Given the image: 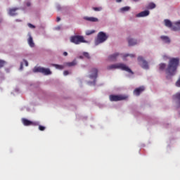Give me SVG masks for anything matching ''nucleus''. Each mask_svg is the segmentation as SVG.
Here are the masks:
<instances>
[{"label": "nucleus", "instance_id": "a878e982", "mask_svg": "<svg viewBox=\"0 0 180 180\" xmlns=\"http://www.w3.org/2000/svg\"><path fill=\"white\" fill-rule=\"evenodd\" d=\"M165 67H166V65L164 64V63H162V64L160 65V69L161 70H163L165 68Z\"/></svg>", "mask_w": 180, "mask_h": 180}, {"label": "nucleus", "instance_id": "393cba45", "mask_svg": "<svg viewBox=\"0 0 180 180\" xmlns=\"http://www.w3.org/2000/svg\"><path fill=\"white\" fill-rule=\"evenodd\" d=\"M4 66H8V63L7 62H5L4 60H1V67H4Z\"/></svg>", "mask_w": 180, "mask_h": 180}, {"label": "nucleus", "instance_id": "cd10ccee", "mask_svg": "<svg viewBox=\"0 0 180 180\" xmlns=\"http://www.w3.org/2000/svg\"><path fill=\"white\" fill-rule=\"evenodd\" d=\"M93 9H94L95 11H102V8H101V7H98V8L94 7V8H93Z\"/></svg>", "mask_w": 180, "mask_h": 180}, {"label": "nucleus", "instance_id": "6e6552de", "mask_svg": "<svg viewBox=\"0 0 180 180\" xmlns=\"http://www.w3.org/2000/svg\"><path fill=\"white\" fill-rule=\"evenodd\" d=\"M138 60L139 62L140 65L143 68V69H148V62L146 61L143 57L139 56L138 58Z\"/></svg>", "mask_w": 180, "mask_h": 180}, {"label": "nucleus", "instance_id": "58836bf2", "mask_svg": "<svg viewBox=\"0 0 180 180\" xmlns=\"http://www.w3.org/2000/svg\"><path fill=\"white\" fill-rule=\"evenodd\" d=\"M63 56H68V53L67 52H64L63 53Z\"/></svg>", "mask_w": 180, "mask_h": 180}, {"label": "nucleus", "instance_id": "0eeeda50", "mask_svg": "<svg viewBox=\"0 0 180 180\" xmlns=\"http://www.w3.org/2000/svg\"><path fill=\"white\" fill-rule=\"evenodd\" d=\"M22 122L25 126H38L39 124L38 122H32L26 118H22Z\"/></svg>", "mask_w": 180, "mask_h": 180}, {"label": "nucleus", "instance_id": "473e14b6", "mask_svg": "<svg viewBox=\"0 0 180 180\" xmlns=\"http://www.w3.org/2000/svg\"><path fill=\"white\" fill-rule=\"evenodd\" d=\"M27 25L30 28H35V27L34 25H32V24H30V23H28Z\"/></svg>", "mask_w": 180, "mask_h": 180}, {"label": "nucleus", "instance_id": "412c9836", "mask_svg": "<svg viewBox=\"0 0 180 180\" xmlns=\"http://www.w3.org/2000/svg\"><path fill=\"white\" fill-rule=\"evenodd\" d=\"M165 25L168 27H172V23L171 22L170 20H165Z\"/></svg>", "mask_w": 180, "mask_h": 180}, {"label": "nucleus", "instance_id": "423d86ee", "mask_svg": "<svg viewBox=\"0 0 180 180\" xmlns=\"http://www.w3.org/2000/svg\"><path fill=\"white\" fill-rule=\"evenodd\" d=\"M109 98L110 101H119L126 100L128 97L124 95H110Z\"/></svg>", "mask_w": 180, "mask_h": 180}, {"label": "nucleus", "instance_id": "bb28decb", "mask_svg": "<svg viewBox=\"0 0 180 180\" xmlns=\"http://www.w3.org/2000/svg\"><path fill=\"white\" fill-rule=\"evenodd\" d=\"M46 127H43L41 125H39V129L40 131H44L45 130Z\"/></svg>", "mask_w": 180, "mask_h": 180}, {"label": "nucleus", "instance_id": "7c9ffc66", "mask_svg": "<svg viewBox=\"0 0 180 180\" xmlns=\"http://www.w3.org/2000/svg\"><path fill=\"white\" fill-rule=\"evenodd\" d=\"M83 55H84L86 58H90L89 54L88 53L84 52V53H83Z\"/></svg>", "mask_w": 180, "mask_h": 180}, {"label": "nucleus", "instance_id": "dca6fc26", "mask_svg": "<svg viewBox=\"0 0 180 180\" xmlns=\"http://www.w3.org/2000/svg\"><path fill=\"white\" fill-rule=\"evenodd\" d=\"M27 41H28V44L30 45V47H34V44L33 42V39L30 35V37L27 39Z\"/></svg>", "mask_w": 180, "mask_h": 180}, {"label": "nucleus", "instance_id": "2f4dec72", "mask_svg": "<svg viewBox=\"0 0 180 180\" xmlns=\"http://www.w3.org/2000/svg\"><path fill=\"white\" fill-rule=\"evenodd\" d=\"M176 85L177 86L180 87V78H179V79L176 82Z\"/></svg>", "mask_w": 180, "mask_h": 180}, {"label": "nucleus", "instance_id": "f8f14e48", "mask_svg": "<svg viewBox=\"0 0 180 180\" xmlns=\"http://www.w3.org/2000/svg\"><path fill=\"white\" fill-rule=\"evenodd\" d=\"M150 12L148 11H144L141 12L140 13L136 15V17L140 18V17H145L148 15Z\"/></svg>", "mask_w": 180, "mask_h": 180}, {"label": "nucleus", "instance_id": "9b49d317", "mask_svg": "<svg viewBox=\"0 0 180 180\" xmlns=\"http://www.w3.org/2000/svg\"><path fill=\"white\" fill-rule=\"evenodd\" d=\"M19 10V8H10L8 10V14L11 16H15L16 15H18V13H16V11Z\"/></svg>", "mask_w": 180, "mask_h": 180}, {"label": "nucleus", "instance_id": "c9c22d12", "mask_svg": "<svg viewBox=\"0 0 180 180\" xmlns=\"http://www.w3.org/2000/svg\"><path fill=\"white\" fill-rule=\"evenodd\" d=\"M20 70H23V63H20Z\"/></svg>", "mask_w": 180, "mask_h": 180}, {"label": "nucleus", "instance_id": "1a4fd4ad", "mask_svg": "<svg viewBox=\"0 0 180 180\" xmlns=\"http://www.w3.org/2000/svg\"><path fill=\"white\" fill-rule=\"evenodd\" d=\"M98 77V70L96 68H93L89 75V78L96 79Z\"/></svg>", "mask_w": 180, "mask_h": 180}, {"label": "nucleus", "instance_id": "4c0bfd02", "mask_svg": "<svg viewBox=\"0 0 180 180\" xmlns=\"http://www.w3.org/2000/svg\"><path fill=\"white\" fill-rule=\"evenodd\" d=\"M60 20V18H59V17H58L57 18H56V21L57 22H59Z\"/></svg>", "mask_w": 180, "mask_h": 180}, {"label": "nucleus", "instance_id": "39448f33", "mask_svg": "<svg viewBox=\"0 0 180 180\" xmlns=\"http://www.w3.org/2000/svg\"><path fill=\"white\" fill-rule=\"evenodd\" d=\"M34 72H41L45 75H49L51 74V72L49 68H44L41 67H35L33 70Z\"/></svg>", "mask_w": 180, "mask_h": 180}, {"label": "nucleus", "instance_id": "f03ea898", "mask_svg": "<svg viewBox=\"0 0 180 180\" xmlns=\"http://www.w3.org/2000/svg\"><path fill=\"white\" fill-rule=\"evenodd\" d=\"M114 69H120V70L126 71L131 75L134 74L132 70L124 63L113 64V65H110L107 67L108 70H114Z\"/></svg>", "mask_w": 180, "mask_h": 180}, {"label": "nucleus", "instance_id": "b1692460", "mask_svg": "<svg viewBox=\"0 0 180 180\" xmlns=\"http://www.w3.org/2000/svg\"><path fill=\"white\" fill-rule=\"evenodd\" d=\"M53 66L56 67V69L63 70L64 67L63 65H59L56 64H53Z\"/></svg>", "mask_w": 180, "mask_h": 180}, {"label": "nucleus", "instance_id": "9d476101", "mask_svg": "<svg viewBox=\"0 0 180 180\" xmlns=\"http://www.w3.org/2000/svg\"><path fill=\"white\" fill-rule=\"evenodd\" d=\"M145 90V87L143 86H140L139 88H136L134 91V94L136 96H139L143 91Z\"/></svg>", "mask_w": 180, "mask_h": 180}, {"label": "nucleus", "instance_id": "f257e3e1", "mask_svg": "<svg viewBox=\"0 0 180 180\" xmlns=\"http://www.w3.org/2000/svg\"><path fill=\"white\" fill-rule=\"evenodd\" d=\"M179 65V58H172L169 60V63L168 68L166 70L167 74L169 75H174L177 69V67Z\"/></svg>", "mask_w": 180, "mask_h": 180}, {"label": "nucleus", "instance_id": "7ed1b4c3", "mask_svg": "<svg viewBox=\"0 0 180 180\" xmlns=\"http://www.w3.org/2000/svg\"><path fill=\"white\" fill-rule=\"evenodd\" d=\"M70 40L72 43H74L75 44H77V45L81 43H86V41L84 40V37L80 35L72 36Z\"/></svg>", "mask_w": 180, "mask_h": 180}, {"label": "nucleus", "instance_id": "ddd939ff", "mask_svg": "<svg viewBox=\"0 0 180 180\" xmlns=\"http://www.w3.org/2000/svg\"><path fill=\"white\" fill-rule=\"evenodd\" d=\"M84 19L87 21H90V22H98V18H94V17H84Z\"/></svg>", "mask_w": 180, "mask_h": 180}, {"label": "nucleus", "instance_id": "c85d7f7f", "mask_svg": "<svg viewBox=\"0 0 180 180\" xmlns=\"http://www.w3.org/2000/svg\"><path fill=\"white\" fill-rule=\"evenodd\" d=\"M94 32H95L94 30H92V31H87V32H86V35H90V34H92L94 33Z\"/></svg>", "mask_w": 180, "mask_h": 180}, {"label": "nucleus", "instance_id": "f704fd0d", "mask_svg": "<svg viewBox=\"0 0 180 180\" xmlns=\"http://www.w3.org/2000/svg\"><path fill=\"white\" fill-rule=\"evenodd\" d=\"M68 74H69V72H68V71H67V70L64 71V72H63V75H64L65 76L68 75Z\"/></svg>", "mask_w": 180, "mask_h": 180}, {"label": "nucleus", "instance_id": "aec40b11", "mask_svg": "<svg viewBox=\"0 0 180 180\" xmlns=\"http://www.w3.org/2000/svg\"><path fill=\"white\" fill-rule=\"evenodd\" d=\"M77 65V61L76 60H74L72 62H70V63H67L66 65L69 66V67H72V66H75Z\"/></svg>", "mask_w": 180, "mask_h": 180}, {"label": "nucleus", "instance_id": "e433bc0d", "mask_svg": "<svg viewBox=\"0 0 180 180\" xmlns=\"http://www.w3.org/2000/svg\"><path fill=\"white\" fill-rule=\"evenodd\" d=\"M56 30H60L61 29L60 26H58L55 28Z\"/></svg>", "mask_w": 180, "mask_h": 180}, {"label": "nucleus", "instance_id": "2eb2a0df", "mask_svg": "<svg viewBox=\"0 0 180 180\" xmlns=\"http://www.w3.org/2000/svg\"><path fill=\"white\" fill-rule=\"evenodd\" d=\"M180 25V20L175 23V26L172 27V30H174V31L180 30V25Z\"/></svg>", "mask_w": 180, "mask_h": 180}, {"label": "nucleus", "instance_id": "79ce46f5", "mask_svg": "<svg viewBox=\"0 0 180 180\" xmlns=\"http://www.w3.org/2000/svg\"><path fill=\"white\" fill-rule=\"evenodd\" d=\"M27 6H30V3H27Z\"/></svg>", "mask_w": 180, "mask_h": 180}, {"label": "nucleus", "instance_id": "a19ab883", "mask_svg": "<svg viewBox=\"0 0 180 180\" xmlns=\"http://www.w3.org/2000/svg\"><path fill=\"white\" fill-rule=\"evenodd\" d=\"M133 1H134V2H138V1H139L140 0H132Z\"/></svg>", "mask_w": 180, "mask_h": 180}, {"label": "nucleus", "instance_id": "c756f323", "mask_svg": "<svg viewBox=\"0 0 180 180\" xmlns=\"http://www.w3.org/2000/svg\"><path fill=\"white\" fill-rule=\"evenodd\" d=\"M127 56H130L131 58H134V57H135V55H134V54H126V55H124V57H127Z\"/></svg>", "mask_w": 180, "mask_h": 180}, {"label": "nucleus", "instance_id": "ea45409f", "mask_svg": "<svg viewBox=\"0 0 180 180\" xmlns=\"http://www.w3.org/2000/svg\"><path fill=\"white\" fill-rule=\"evenodd\" d=\"M116 2L117 3H120V2H122V0H116Z\"/></svg>", "mask_w": 180, "mask_h": 180}, {"label": "nucleus", "instance_id": "6ab92c4d", "mask_svg": "<svg viewBox=\"0 0 180 180\" xmlns=\"http://www.w3.org/2000/svg\"><path fill=\"white\" fill-rule=\"evenodd\" d=\"M160 38L163 40V41L165 43H167V44H169L170 43V39H169V38L168 37L162 36Z\"/></svg>", "mask_w": 180, "mask_h": 180}, {"label": "nucleus", "instance_id": "20e7f679", "mask_svg": "<svg viewBox=\"0 0 180 180\" xmlns=\"http://www.w3.org/2000/svg\"><path fill=\"white\" fill-rule=\"evenodd\" d=\"M108 39V36L103 32L98 34L97 39L95 40V44L98 45L104 42Z\"/></svg>", "mask_w": 180, "mask_h": 180}, {"label": "nucleus", "instance_id": "4be33fe9", "mask_svg": "<svg viewBox=\"0 0 180 180\" xmlns=\"http://www.w3.org/2000/svg\"><path fill=\"white\" fill-rule=\"evenodd\" d=\"M155 6H156V5L155 4H153V3H150L149 4H148V9H153V8H155Z\"/></svg>", "mask_w": 180, "mask_h": 180}, {"label": "nucleus", "instance_id": "72a5a7b5", "mask_svg": "<svg viewBox=\"0 0 180 180\" xmlns=\"http://www.w3.org/2000/svg\"><path fill=\"white\" fill-rule=\"evenodd\" d=\"M23 61L25 63V66H29V63L27 62V60H23Z\"/></svg>", "mask_w": 180, "mask_h": 180}, {"label": "nucleus", "instance_id": "5701e85b", "mask_svg": "<svg viewBox=\"0 0 180 180\" xmlns=\"http://www.w3.org/2000/svg\"><path fill=\"white\" fill-rule=\"evenodd\" d=\"M120 10L122 12L128 11L130 10V7L125 6V7L122 8Z\"/></svg>", "mask_w": 180, "mask_h": 180}, {"label": "nucleus", "instance_id": "f3484780", "mask_svg": "<svg viewBox=\"0 0 180 180\" xmlns=\"http://www.w3.org/2000/svg\"><path fill=\"white\" fill-rule=\"evenodd\" d=\"M128 42L129 46H134L137 44V41L133 39H129Z\"/></svg>", "mask_w": 180, "mask_h": 180}, {"label": "nucleus", "instance_id": "a211bd4d", "mask_svg": "<svg viewBox=\"0 0 180 180\" xmlns=\"http://www.w3.org/2000/svg\"><path fill=\"white\" fill-rule=\"evenodd\" d=\"M173 97L175 100H177V103H178L179 106H180V93H177Z\"/></svg>", "mask_w": 180, "mask_h": 180}, {"label": "nucleus", "instance_id": "4468645a", "mask_svg": "<svg viewBox=\"0 0 180 180\" xmlns=\"http://www.w3.org/2000/svg\"><path fill=\"white\" fill-rule=\"evenodd\" d=\"M119 55H120L119 53H115V54H112V55L110 56L108 58H109V60H110V61H116L117 58V56H118Z\"/></svg>", "mask_w": 180, "mask_h": 180}]
</instances>
